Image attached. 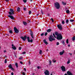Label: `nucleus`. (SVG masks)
<instances>
[{
    "label": "nucleus",
    "mask_w": 75,
    "mask_h": 75,
    "mask_svg": "<svg viewBox=\"0 0 75 75\" xmlns=\"http://www.w3.org/2000/svg\"><path fill=\"white\" fill-rule=\"evenodd\" d=\"M55 35L57 36V40H62V36L61 33H59L57 32H55Z\"/></svg>",
    "instance_id": "1"
},
{
    "label": "nucleus",
    "mask_w": 75,
    "mask_h": 75,
    "mask_svg": "<svg viewBox=\"0 0 75 75\" xmlns=\"http://www.w3.org/2000/svg\"><path fill=\"white\" fill-rule=\"evenodd\" d=\"M39 53L40 54H42V50H40Z\"/></svg>",
    "instance_id": "33"
},
{
    "label": "nucleus",
    "mask_w": 75,
    "mask_h": 75,
    "mask_svg": "<svg viewBox=\"0 0 75 75\" xmlns=\"http://www.w3.org/2000/svg\"><path fill=\"white\" fill-rule=\"evenodd\" d=\"M59 42H57V44H56L57 45H59Z\"/></svg>",
    "instance_id": "35"
},
{
    "label": "nucleus",
    "mask_w": 75,
    "mask_h": 75,
    "mask_svg": "<svg viewBox=\"0 0 75 75\" xmlns=\"http://www.w3.org/2000/svg\"><path fill=\"white\" fill-rule=\"evenodd\" d=\"M75 37L74 36L72 38V40L73 41H75Z\"/></svg>",
    "instance_id": "25"
},
{
    "label": "nucleus",
    "mask_w": 75,
    "mask_h": 75,
    "mask_svg": "<svg viewBox=\"0 0 75 75\" xmlns=\"http://www.w3.org/2000/svg\"><path fill=\"white\" fill-rule=\"evenodd\" d=\"M14 31L16 33H18L19 32V31L17 30V29L16 28V27H15L14 28Z\"/></svg>",
    "instance_id": "9"
},
{
    "label": "nucleus",
    "mask_w": 75,
    "mask_h": 75,
    "mask_svg": "<svg viewBox=\"0 0 75 75\" xmlns=\"http://www.w3.org/2000/svg\"><path fill=\"white\" fill-rule=\"evenodd\" d=\"M20 63L21 64H23V62H20Z\"/></svg>",
    "instance_id": "51"
},
{
    "label": "nucleus",
    "mask_w": 75,
    "mask_h": 75,
    "mask_svg": "<svg viewBox=\"0 0 75 75\" xmlns=\"http://www.w3.org/2000/svg\"><path fill=\"white\" fill-rule=\"evenodd\" d=\"M9 33H10L11 34H12L13 33V31H12V30H10L9 31Z\"/></svg>",
    "instance_id": "29"
},
{
    "label": "nucleus",
    "mask_w": 75,
    "mask_h": 75,
    "mask_svg": "<svg viewBox=\"0 0 75 75\" xmlns=\"http://www.w3.org/2000/svg\"><path fill=\"white\" fill-rule=\"evenodd\" d=\"M66 23L67 24H68V23H69V21L68 19H67L66 20Z\"/></svg>",
    "instance_id": "19"
},
{
    "label": "nucleus",
    "mask_w": 75,
    "mask_h": 75,
    "mask_svg": "<svg viewBox=\"0 0 75 75\" xmlns=\"http://www.w3.org/2000/svg\"><path fill=\"white\" fill-rule=\"evenodd\" d=\"M27 38H28V42H33V40L32 39H31V40H30V38H29V37H28Z\"/></svg>",
    "instance_id": "12"
},
{
    "label": "nucleus",
    "mask_w": 75,
    "mask_h": 75,
    "mask_svg": "<svg viewBox=\"0 0 75 75\" xmlns=\"http://www.w3.org/2000/svg\"><path fill=\"white\" fill-rule=\"evenodd\" d=\"M0 49H1V47L0 46Z\"/></svg>",
    "instance_id": "59"
},
{
    "label": "nucleus",
    "mask_w": 75,
    "mask_h": 75,
    "mask_svg": "<svg viewBox=\"0 0 75 75\" xmlns=\"http://www.w3.org/2000/svg\"><path fill=\"white\" fill-rule=\"evenodd\" d=\"M10 11H11L8 12V14H9L10 15L14 14V10H13V9H10Z\"/></svg>",
    "instance_id": "4"
},
{
    "label": "nucleus",
    "mask_w": 75,
    "mask_h": 75,
    "mask_svg": "<svg viewBox=\"0 0 75 75\" xmlns=\"http://www.w3.org/2000/svg\"><path fill=\"white\" fill-rule=\"evenodd\" d=\"M17 11H20V8L19 7H18L17 9Z\"/></svg>",
    "instance_id": "22"
},
{
    "label": "nucleus",
    "mask_w": 75,
    "mask_h": 75,
    "mask_svg": "<svg viewBox=\"0 0 75 75\" xmlns=\"http://www.w3.org/2000/svg\"><path fill=\"white\" fill-rule=\"evenodd\" d=\"M68 47H70V45H68Z\"/></svg>",
    "instance_id": "53"
},
{
    "label": "nucleus",
    "mask_w": 75,
    "mask_h": 75,
    "mask_svg": "<svg viewBox=\"0 0 75 75\" xmlns=\"http://www.w3.org/2000/svg\"><path fill=\"white\" fill-rule=\"evenodd\" d=\"M51 20L52 21V23L54 22V20L53 19H52V18H51Z\"/></svg>",
    "instance_id": "32"
},
{
    "label": "nucleus",
    "mask_w": 75,
    "mask_h": 75,
    "mask_svg": "<svg viewBox=\"0 0 75 75\" xmlns=\"http://www.w3.org/2000/svg\"><path fill=\"white\" fill-rule=\"evenodd\" d=\"M19 59H23V57H21L19 58Z\"/></svg>",
    "instance_id": "43"
},
{
    "label": "nucleus",
    "mask_w": 75,
    "mask_h": 75,
    "mask_svg": "<svg viewBox=\"0 0 75 75\" xmlns=\"http://www.w3.org/2000/svg\"><path fill=\"white\" fill-rule=\"evenodd\" d=\"M52 62V61H51L50 60H49V63L50 64V65H51V63Z\"/></svg>",
    "instance_id": "36"
},
{
    "label": "nucleus",
    "mask_w": 75,
    "mask_h": 75,
    "mask_svg": "<svg viewBox=\"0 0 75 75\" xmlns=\"http://www.w3.org/2000/svg\"><path fill=\"white\" fill-rule=\"evenodd\" d=\"M6 1H9L8 0H6Z\"/></svg>",
    "instance_id": "54"
},
{
    "label": "nucleus",
    "mask_w": 75,
    "mask_h": 75,
    "mask_svg": "<svg viewBox=\"0 0 75 75\" xmlns=\"http://www.w3.org/2000/svg\"><path fill=\"white\" fill-rule=\"evenodd\" d=\"M53 35L54 36V37H55V38H56V37H55V34H53Z\"/></svg>",
    "instance_id": "47"
},
{
    "label": "nucleus",
    "mask_w": 75,
    "mask_h": 75,
    "mask_svg": "<svg viewBox=\"0 0 75 75\" xmlns=\"http://www.w3.org/2000/svg\"><path fill=\"white\" fill-rule=\"evenodd\" d=\"M44 33H42L41 35V36H43V35H44Z\"/></svg>",
    "instance_id": "45"
},
{
    "label": "nucleus",
    "mask_w": 75,
    "mask_h": 75,
    "mask_svg": "<svg viewBox=\"0 0 75 75\" xmlns=\"http://www.w3.org/2000/svg\"><path fill=\"white\" fill-rule=\"evenodd\" d=\"M23 70L25 72H26L27 70L25 68H24L23 69Z\"/></svg>",
    "instance_id": "37"
},
{
    "label": "nucleus",
    "mask_w": 75,
    "mask_h": 75,
    "mask_svg": "<svg viewBox=\"0 0 75 75\" xmlns=\"http://www.w3.org/2000/svg\"><path fill=\"white\" fill-rule=\"evenodd\" d=\"M69 54H70V55H72V53H69Z\"/></svg>",
    "instance_id": "56"
},
{
    "label": "nucleus",
    "mask_w": 75,
    "mask_h": 75,
    "mask_svg": "<svg viewBox=\"0 0 75 75\" xmlns=\"http://www.w3.org/2000/svg\"><path fill=\"white\" fill-rule=\"evenodd\" d=\"M8 17H10V18L12 19V20H14V18L13 17V16L11 15H9L8 16Z\"/></svg>",
    "instance_id": "16"
},
{
    "label": "nucleus",
    "mask_w": 75,
    "mask_h": 75,
    "mask_svg": "<svg viewBox=\"0 0 75 75\" xmlns=\"http://www.w3.org/2000/svg\"><path fill=\"white\" fill-rule=\"evenodd\" d=\"M45 75H50L49 74V71L48 70H46L44 72Z\"/></svg>",
    "instance_id": "11"
},
{
    "label": "nucleus",
    "mask_w": 75,
    "mask_h": 75,
    "mask_svg": "<svg viewBox=\"0 0 75 75\" xmlns=\"http://www.w3.org/2000/svg\"><path fill=\"white\" fill-rule=\"evenodd\" d=\"M31 11H29V14H31Z\"/></svg>",
    "instance_id": "40"
},
{
    "label": "nucleus",
    "mask_w": 75,
    "mask_h": 75,
    "mask_svg": "<svg viewBox=\"0 0 75 75\" xmlns=\"http://www.w3.org/2000/svg\"><path fill=\"white\" fill-rule=\"evenodd\" d=\"M21 47H19V50H21Z\"/></svg>",
    "instance_id": "44"
},
{
    "label": "nucleus",
    "mask_w": 75,
    "mask_h": 75,
    "mask_svg": "<svg viewBox=\"0 0 75 75\" xmlns=\"http://www.w3.org/2000/svg\"><path fill=\"white\" fill-rule=\"evenodd\" d=\"M57 27L59 28L60 30H62V25L61 24H59L57 25Z\"/></svg>",
    "instance_id": "5"
},
{
    "label": "nucleus",
    "mask_w": 75,
    "mask_h": 75,
    "mask_svg": "<svg viewBox=\"0 0 75 75\" xmlns=\"http://www.w3.org/2000/svg\"><path fill=\"white\" fill-rule=\"evenodd\" d=\"M8 67L10 68V69H11L12 70H14V69L13 68L11 64H9V65L8 66Z\"/></svg>",
    "instance_id": "14"
},
{
    "label": "nucleus",
    "mask_w": 75,
    "mask_h": 75,
    "mask_svg": "<svg viewBox=\"0 0 75 75\" xmlns=\"http://www.w3.org/2000/svg\"><path fill=\"white\" fill-rule=\"evenodd\" d=\"M52 61L53 62H56V60H55L54 59H53Z\"/></svg>",
    "instance_id": "30"
},
{
    "label": "nucleus",
    "mask_w": 75,
    "mask_h": 75,
    "mask_svg": "<svg viewBox=\"0 0 75 75\" xmlns=\"http://www.w3.org/2000/svg\"><path fill=\"white\" fill-rule=\"evenodd\" d=\"M38 15H39V14H38V13L37 14V16H38Z\"/></svg>",
    "instance_id": "55"
},
{
    "label": "nucleus",
    "mask_w": 75,
    "mask_h": 75,
    "mask_svg": "<svg viewBox=\"0 0 75 75\" xmlns=\"http://www.w3.org/2000/svg\"><path fill=\"white\" fill-rule=\"evenodd\" d=\"M26 8H24V9H23L25 11V10H26Z\"/></svg>",
    "instance_id": "50"
},
{
    "label": "nucleus",
    "mask_w": 75,
    "mask_h": 75,
    "mask_svg": "<svg viewBox=\"0 0 75 75\" xmlns=\"http://www.w3.org/2000/svg\"><path fill=\"white\" fill-rule=\"evenodd\" d=\"M4 52L5 53V52H6V51L5 50L4 51Z\"/></svg>",
    "instance_id": "52"
},
{
    "label": "nucleus",
    "mask_w": 75,
    "mask_h": 75,
    "mask_svg": "<svg viewBox=\"0 0 75 75\" xmlns=\"http://www.w3.org/2000/svg\"><path fill=\"white\" fill-rule=\"evenodd\" d=\"M22 75H25V73L24 72H22Z\"/></svg>",
    "instance_id": "39"
},
{
    "label": "nucleus",
    "mask_w": 75,
    "mask_h": 75,
    "mask_svg": "<svg viewBox=\"0 0 75 75\" xmlns=\"http://www.w3.org/2000/svg\"><path fill=\"white\" fill-rule=\"evenodd\" d=\"M69 42V40H68V39H67L66 40V43L67 44H68Z\"/></svg>",
    "instance_id": "26"
},
{
    "label": "nucleus",
    "mask_w": 75,
    "mask_h": 75,
    "mask_svg": "<svg viewBox=\"0 0 75 75\" xmlns=\"http://www.w3.org/2000/svg\"><path fill=\"white\" fill-rule=\"evenodd\" d=\"M54 6L57 9H59L60 8V4H59V3H58V2L55 3L54 4Z\"/></svg>",
    "instance_id": "2"
},
{
    "label": "nucleus",
    "mask_w": 75,
    "mask_h": 75,
    "mask_svg": "<svg viewBox=\"0 0 75 75\" xmlns=\"http://www.w3.org/2000/svg\"><path fill=\"white\" fill-rule=\"evenodd\" d=\"M23 24L25 25H27V23H26V22H25L23 21Z\"/></svg>",
    "instance_id": "23"
},
{
    "label": "nucleus",
    "mask_w": 75,
    "mask_h": 75,
    "mask_svg": "<svg viewBox=\"0 0 75 75\" xmlns=\"http://www.w3.org/2000/svg\"><path fill=\"white\" fill-rule=\"evenodd\" d=\"M62 43L64 45L65 44V42H64V41H63L62 42Z\"/></svg>",
    "instance_id": "41"
},
{
    "label": "nucleus",
    "mask_w": 75,
    "mask_h": 75,
    "mask_svg": "<svg viewBox=\"0 0 75 75\" xmlns=\"http://www.w3.org/2000/svg\"><path fill=\"white\" fill-rule=\"evenodd\" d=\"M51 31V29H49L47 30V33H50Z\"/></svg>",
    "instance_id": "18"
},
{
    "label": "nucleus",
    "mask_w": 75,
    "mask_h": 75,
    "mask_svg": "<svg viewBox=\"0 0 75 75\" xmlns=\"http://www.w3.org/2000/svg\"><path fill=\"white\" fill-rule=\"evenodd\" d=\"M61 69L62 71L63 72H65V71H66V70L65 69V67L64 66H62L61 67Z\"/></svg>",
    "instance_id": "6"
},
{
    "label": "nucleus",
    "mask_w": 75,
    "mask_h": 75,
    "mask_svg": "<svg viewBox=\"0 0 75 75\" xmlns=\"http://www.w3.org/2000/svg\"><path fill=\"white\" fill-rule=\"evenodd\" d=\"M65 52V51L64 50H63L62 52H60L59 54H60V55H62Z\"/></svg>",
    "instance_id": "10"
},
{
    "label": "nucleus",
    "mask_w": 75,
    "mask_h": 75,
    "mask_svg": "<svg viewBox=\"0 0 75 75\" xmlns=\"http://www.w3.org/2000/svg\"><path fill=\"white\" fill-rule=\"evenodd\" d=\"M21 39H22L23 41H25V40L27 39V36H25L24 37H21Z\"/></svg>",
    "instance_id": "8"
},
{
    "label": "nucleus",
    "mask_w": 75,
    "mask_h": 75,
    "mask_svg": "<svg viewBox=\"0 0 75 75\" xmlns=\"http://www.w3.org/2000/svg\"><path fill=\"white\" fill-rule=\"evenodd\" d=\"M48 51V50H47V51Z\"/></svg>",
    "instance_id": "60"
},
{
    "label": "nucleus",
    "mask_w": 75,
    "mask_h": 75,
    "mask_svg": "<svg viewBox=\"0 0 75 75\" xmlns=\"http://www.w3.org/2000/svg\"><path fill=\"white\" fill-rule=\"evenodd\" d=\"M62 3L63 5H66L67 4V3H64V2H62Z\"/></svg>",
    "instance_id": "21"
},
{
    "label": "nucleus",
    "mask_w": 75,
    "mask_h": 75,
    "mask_svg": "<svg viewBox=\"0 0 75 75\" xmlns=\"http://www.w3.org/2000/svg\"><path fill=\"white\" fill-rule=\"evenodd\" d=\"M6 64V63H7V59H5V62H4Z\"/></svg>",
    "instance_id": "42"
},
{
    "label": "nucleus",
    "mask_w": 75,
    "mask_h": 75,
    "mask_svg": "<svg viewBox=\"0 0 75 75\" xmlns=\"http://www.w3.org/2000/svg\"><path fill=\"white\" fill-rule=\"evenodd\" d=\"M62 23L63 24H65V22H64V21H62Z\"/></svg>",
    "instance_id": "38"
},
{
    "label": "nucleus",
    "mask_w": 75,
    "mask_h": 75,
    "mask_svg": "<svg viewBox=\"0 0 75 75\" xmlns=\"http://www.w3.org/2000/svg\"><path fill=\"white\" fill-rule=\"evenodd\" d=\"M38 69H40V66H38Z\"/></svg>",
    "instance_id": "48"
},
{
    "label": "nucleus",
    "mask_w": 75,
    "mask_h": 75,
    "mask_svg": "<svg viewBox=\"0 0 75 75\" xmlns=\"http://www.w3.org/2000/svg\"><path fill=\"white\" fill-rule=\"evenodd\" d=\"M43 42L45 43L46 44V45H47L48 44V42L46 41V40H43Z\"/></svg>",
    "instance_id": "17"
},
{
    "label": "nucleus",
    "mask_w": 75,
    "mask_h": 75,
    "mask_svg": "<svg viewBox=\"0 0 75 75\" xmlns=\"http://www.w3.org/2000/svg\"><path fill=\"white\" fill-rule=\"evenodd\" d=\"M50 41H55V38H53V36H50V37L49 38Z\"/></svg>",
    "instance_id": "3"
},
{
    "label": "nucleus",
    "mask_w": 75,
    "mask_h": 75,
    "mask_svg": "<svg viewBox=\"0 0 75 75\" xmlns=\"http://www.w3.org/2000/svg\"><path fill=\"white\" fill-rule=\"evenodd\" d=\"M70 22H73V21H74V20L71 19L70 20Z\"/></svg>",
    "instance_id": "28"
},
{
    "label": "nucleus",
    "mask_w": 75,
    "mask_h": 75,
    "mask_svg": "<svg viewBox=\"0 0 75 75\" xmlns=\"http://www.w3.org/2000/svg\"><path fill=\"white\" fill-rule=\"evenodd\" d=\"M48 35V33H47V32L45 33V36H46V35Z\"/></svg>",
    "instance_id": "27"
},
{
    "label": "nucleus",
    "mask_w": 75,
    "mask_h": 75,
    "mask_svg": "<svg viewBox=\"0 0 75 75\" xmlns=\"http://www.w3.org/2000/svg\"><path fill=\"white\" fill-rule=\"evenodd\" d=\"M12 49H13V50H16V47L15 46H14V45H13V44L12 45Z\"/></svg>",
    "instance_id": "13"
},
{
    "label": "nucleus",
    "mask_w": 75,
    "mask_h": 75,
    "mask_svg": "<svg viewBox=\"0 0 75 75\" xmlns=\"http://www.w3.org/2000/svg\"><path fill=\"white\" fill-rule=\"evenodd\" d=\"M15 65L17 68H18V64L17 63L15 64Z\"/></svg>",
    "instance_id": "24"
},
{
    "label": "nucleus",
    "mask_w": 75,
    "mask_h": 75,
    "mask_svg": "<svg viewBox=\"0 0 75 75\" xmlns=\"http://www.w3.org/2000/svg\"><path fill=\"white\" fill-rule=\"evenodd\" d=\"M23 1L24 3H26V2L27 1V0H23Z\"/></svg>",
    "instance_id": "34"
},
{
    "label": "nucleus",
    "mask_w": 75,
    "mask_h": 75,
    "mask_svg": "<svg viewBox=\"0 0 75 75\" xmlns=\"http://www.w3.org/2000/svg\"><path fill=\"white\" fill-rule=\"evenodd\" d=\"M32 75H34V74H32Z\"/></svg>",
    "instance_id": "57"
},
{
    "label": "nucleus",
    "mask_w": 75,
    "mask_h": 75,
    "mask_svg": "<svg viewBox=\"0 0 75 75\" xmlns=\"http://www.w3.org/2000/svg\"><path fill=\"white\" fill-rule=\"evenodd\" d=\"M67 74L68 75H73V74L69 71H67Z\"/></svg>",
    "instance_id": "15"
},
{
    "label": "nucleus",
    "mask_w": 75,
    "mask_h": 75,
    "mask_svg": "<svg viewBox=\"0 0 75 75\" xmlns=\"http://www.w3.org/2000/svg\"><path fill=\"white\" fill-rule=\"evenodd\" d=\"M66 12L67 14H69V13H70V11L69 10H67L66 11Z\"/></svg>",
    "instance_id": "20"
},
{
    "label": "nucleus",
    "mask_w": 75,
    "mask_h": 75,
    "mask_svg": "<svg viewBox=\"0 0 75 75\" xmlns=\"http://www.w3.org/2000/svg\"><path fill=\"white\" fill-rule=\"evenodd\" d=\"M50 75H52V74H51Z\"/></svg>",
    "instance_id": "58"
},
{
    "label": "nucleus",
    "mask_w": 75,
    "mask_h": 75,
    "mask_svg": "<svg viewBox=\"0 0 75 75\" xmlns=\"http://www.w3.org/2000/svg\"><path fill=\"white\" fill-rule=\"evenodd\" d=\"M69 63H70V60H69L68 62H67V64H69Z\"/></svg>",
    "instance_id": "31"
},
{
    "label": "nucleus",
    "mask_w": 75,
    "mask_h": 75,
    "mask_svg": "<svg viewBox=\"0 0 75 75\" xmlns=\"http://www.w3.org/2000/svg\"><path fill=\"white\" fill-rule=\"evenodd\" d=\"M11 75H14V73H13V72H12L11 73Z\"/></svg>",
    "instance_id": "49"
},
{
    "label": "nucleus",
    "mask_w": 75,
    "mask_h": 75,
    "mask_svg": "<svg viewBox=\"0 0 75 75\" xmlns=\"http://www.w3.org/2000/svg\"><path fill=\"white\" fill-rule=\"evenodd\" d=\"M30 35L32 38H34V33L31 31H30Z\"/></svg>",
    "instance_id": "7"
},
{
    "label": "nucleus",
    "mask_w": 75,
    "mask_h": 75,
    "mask_svg": "<svg viewBox=\"0 0 75 75\" xmlns=\"http://www.w3.org/2000/svg\"><path fill=\"white\" fill-rule=\"evenodd\" d=\"M22 54H25V52H23Z\"/></svg>",
    "instance_id": "46"
}]
</instances>
